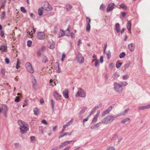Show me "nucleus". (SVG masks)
Returning <instances> with one entry per match:
<instances>
[{
  "mask_svg": "<svg viewBox=\"0 0 150 150\" xmlns=\"http://www.w3.org/2000/svg\"><path fill=\"white\" fill-rule=\"evenodd\" d=\"M6 13L5 12H3L1 14V18H4L5 16Z\"/></svg>",
  "mask_w": 150,
  "mask_h": 150,
  "instance_id": "59",
  "label": "nucleus"
},
{
  "mask_svg": "<svg viewBox=\"0 0 150 150\" xmlns=\"http://www.w3.org/2000/svg\"><path fill=\"white\" fill-rule=\"evenodd\" d=\"M72 8V6L69 4H67L65 7V8L67 10H69Z\"/></svg>",
  "mask_w": 150,
  "mask_h": 150,
  "instance_id": "34",
  "label": "nucleus"
},
{
  "mask_svg": "<svg viewBox=\"0 0 150 150\" xmlns=\"http://www.w3.org/2000/svg\"><path fill=\"white\" fill-rule=\"evenodd\" d=\"M107 55V58L108 59H109L110 57L111 53L110 51L108 52L107 53H106Z\"/></svg>",
  "mask_w": 150,
  "mask_h": 150,
  "instance_id": "44",
  "label": "nucleus"
},
{
  "mask_svg": "<svg viewBox=\"0 0 150 150\" xmlns=\"http://www.w3.org/2000/svg\"><path fill=\"white\" fill-rule=\"evenodd\" d=\"M115 6V4L114 3H111L108 4L106 9L107 12H109L115 8L114 7Z\"/></svg>",
  "mask_w": 150,
  "mask_h": 150,
  "instance_id": "9",
  "label": "nucleus"
},
{
  "mask_svg": "<svg viewBox=\"0 0 150 150\" xmlns=\"http://www.w3.org/2000/svg\"><path fill=\"white\" fill-rule=\"evenodd\" d=\"M102 123L101 122H100L96 123L94 126H92L90 128L91 129H96L98 127L100 126L101 125V123Z\"/></svg>",
  "mask_w": 150,
  "mask_h": 150,
  "instance_id": "18",
  "label": "nucleus"
},
{
  "mask_svg": "<svg viewBox=\"0 0 150 150\" xmlns=\"http://www.w3.org/2000/svg\"><path fill=\"white\" fill-rule=\"evenodd\" d=\"M121 84L122 86H125L127 85V83L126 81H123L121 82Z\"/></svg>",
  "mask_w": 150,
  "mask_h": 150,
  "instance_id": "42",
  "label": "nucleus"
},
{
  "mask_svg": "<svg viewBox=\"0 0 150 150\" xmlns=\"http://www.w3.org/2000/svg\"><path fill=\"white\" fill-rule=\"evenodd\" d=\"M30 141L32 142H33L35 140V137L33 136H31L30 137Z\"/></svg>",
  "mask_w": 150,
  "mask_h": 150,
  "instance_id": "55",
  "label": "nucleus"
},
{
  "mask_svg": "<svg viewBox=\"0 0 150 150\" xmlns=\"http://www.w3.org/2000/svg\"><path fill=\"white\" fill-rule=\"evenodd\" d=\"M87 109V107H84L83 108L81 111H80L79 113L80 114L84 113L85 112V110Z\"/></svg>",
  "mask_w": 150,
  "mask_h": 150,
  "instance_id": "43",
  "label": "nucleus"
},
{
  "mask_svg": "<svg viewBox=\"0 0 150 150\" xmlns=\"http://www.w3.org/2000/svg\"><path fill=\"white\" fill-rule=\"evenodd\" d=\"M15 147L17 149L18 148L20 147V145L18 143H16L15 144Z\"/></svg>",
  "mask_w": 150,
  "mask_h": 150,
  "instance_id": "56",
  "label": "nucleus"
},
{
  "mask_svg": "<svg viewBox=\"0 0 150 150\" xmlns=\"http://www.w3.org/2000/svg\"><path fill=\"white\" fill-rule=\"evenodd\" d=\"M118 137V135L117 134H115L112 137L111 139V140L114 141Z\"/></svg>",
  "mask_w": 150,
  "mask_h": 150,
  "instance_id": "35",
  "label": "nucleus"
},
{
  "mask_svg": "<svg viewBox=\"0 0 150 150\" xmlns=\"http://www.w3.org/2000/svg\"><path fill=\"white\" fill-rule=\"evenodd\" d=\"M32 42L30 40H28L27 41V46L28 47H30L31 46Z\"/></svg>",
  "mask_w": 150,
  "mask_h": 150,
  "instance_id": "49",
  "label": "nucleus"
},
{
  "mask_svg": "<svg viewBox=\"0 0 150 150\" xmlns=\"http://www.w3.org/2000/svg\"><path fill=\"white\" fill-rule=\"evenodd\" d=\"M115 119V117L110 115H109L103 119L102 120V122L105 125L109 124L111 123Z\"/></svg>",
  "mask_w": 150,
  "mask_h": 150,
  "instance_id": "2",
  "label": "nucleus"
},
{
  "mask_svg": "<svg viewBox=\"0 0 150 150\" xmlns=\"http://www.w3.org/2000/svg\"><path fill=\"white\" fill-rule=\"evenodd\" d=\"M43 6L41 7L44 10L47 11H50L52 10V7L47 2H44L42 3Z\"/></svg>",
  "mask_w": 150,
  "mask_h": 150,
  "instance_id": "5",
  "label": "nucleus"
},
{
  "mask_svg": "<svg viewBox=\"0 0 150 150\" xmlns=\"http://www.w3.org/2000/svg\"><path fill=\"white\" fill-rule=\"evenodd\" d=\"M125 54L124 52H122L119 55V57L120 58H122L125 57Z\"/></svg>",
  "mask_w": 150,
  "mask_h": 150,
  "instance_id": "40",
  "label": "nucleus"
},
{
  "mask_svg": "<svg viewBox=\"0 0 150 150\" xmlns=\"http://www.w3.org/2000/svg\"><path fill=\"white\" fill-rule=\"evenodd\" d=\"M114 90L118 93H122L123 90L122 86L117 83H114Z\"/></svg>",
  "mask_w": 150,
  "mask_h": 150,
  "instance_id": "4",
  "label": "nucleus"
},
{
  "mask_svg": "<svg viewBox=\"0 0 150 150\" xmlns=\"http://www.w3.org/2000/svg\"><path fill=\"white\" fill-rule=\"evenodd\" d=\"M115 28L116 31L117 33L120 32V25L119 23H117L115 24Z\"/></svg>",
  "mask_w": 150,
  "mask_h": 150,
  "instance_id": "24",
  "label": "nucleus"
},
{
  "mask_svg": "<svg viewBox=\"0 0 150 150\" xmlns=\"http://www.w3.org/2000/svg\"><path fill=\"white\" fill-rule=\"evenodd\" d=\"M65 35L64 31L62 30H61L59 34L58 38H60L62 37L63 36Z\"/></svg>",
  "mask_w": 150,
  "mask_h": 150,
  "instance_id": "26",
  "label": "nucleus"
},
{
  "mask_svg": "<svg viewBox=\"0 0 150 150\" xmlns=\"http://www.w3.org/2000/svg\"><path fill=\"white\" fill-rule=\"evenodd\" d=\"M67 145L66 141L62 143L59 146V148L61 149Z\"/></svg>",
  "mask_w": 150,
  "mask_h": 150,
  "instance_id": "28",
  "label": "nucleus"
},
{
  "mask_svg": "<svg viewBox=\"0 0 150 150\" xmlns=\"http://www.w3.org/2000/svg\"><path fill=\"white\" fill-rule=\"evenodd\" d=\"M55 68L57 72L60 73L61 72V70L59 68V65L58 63H56L55 64Z\"/></svg>",
  "mask_w": 150,
  "mask_h": 150,
  "instance_id": "23",
  "label": "nucleus"
},
{
  "mask_svg": "<svg viewBox=\"0 0 150 150\" xmlns=\"http://www.w3.org/2000/svg\"><path fill=\"white\" fill-rule=\"evenodd\" d=\"M47 57L45 56H44L42 62L44 63H46L48 61Z\"/></svg>",
  "mask_w": 150,
  "mask_h": 150,
  "instance_id": "41",
  "label": "nucleus"
},
{
  "mask_svg": "<svg viewBox=\"0 0 150 150\" xmlns=\"http://www.w3.org/2000/svg\"><path fill=\"white\" fill-rule=\"evenodd\" d=\"M91 26L90 24H87L86 30L88 32H89L90 31Z\"/></svg>",
  "mask_w": 150,
  "mask_h": 150,
  "instance_id": "37",
  "label": "nucleus"
},
{
  "mask_svg": "<svg viewBox=\"0 0 150 150\" xmlns=\"http://www.w3.org/2000/svg\"><path fill=\"white\" fill-rule=\"evenodd\" d=\"M150 108V104L147 105L146 106H143L140 107L138 108L139 110H144L146 109H147Z\"/></svg>",
  "mask_w": 150,
  "mask_h": 150,
  "instance_id": "17",
  "label": "nucleus"
},
{
  "mask_svg": "<svg viewBox=\"0 0 150 150\" xmlns=\"http://www.w3.org/2000/svg\"><path fill=\"white\" fill-rule=\"evenodd\" d=\"M41 122L42 123H43L45 125H47V124L48 123L45 120H42L41 121Z\"/></svg>",
  "mask_w": 150,
  "mask_h": 150,
  "instance_id": "58",
  "label": "nucleus"
},
{
  "mask_svg": "<svg viewBox=\"0 0 150 150\" xmlns=\"http://www.w3.org/2000/svg\"><path fill=\"white\" fill-rule=\"evenodd\" d=\"M34 115H38L39 114V111L37 108H34L33 109Z\"/></svg>",
  "mask_w": 150,
  "mask_h": 150,
  "instance_id": "27",
  "label": "nucleus"
},
{
  "mask_svg": "<svg viewBox=\"0 0 150 150\" xmlns=\"http://www.w3.org/2000/svg\"><path fill=\"white\" fill-rule=\"evenodd\" d=\"M122 64V63L120 62L119 61H117L116 64V67L117 68H118L121 66Z\"/></svg>",
  "mask_w": 150,
  "mask_h": 150,
  "instance_id": "31",
  "label": "nucleus"
},
{
  "mask_svg": "<svg viewBox=\"0 0 150 150\" xmlns=\"http://www.w3.org/2000/svg\"><path fill=\"white\" fill-rule=\"evenodd\" d=\"M34 78L33 80L32 81L33 86V88L35 90H36L37 88L38 84L36 83V80L34 77Z\"/></svg>",
  "mask_w": 150,
  "mask_h": 150,
  "instance_id": "14",
  "label": "nucleus"
},
{
  "mask_svg": "<svg viewBox=\"0 0 150 150\" xmlns=\"http://www.w3.org/2000/svg\"><path fill=\"white\" fill-rule=\"evenodd\" d=\"M54 97L57 100L60 99L61 97V95L57 92H56L54 93Z\"/></svg>",
  "mask_w": 150,
  "mask_h": 150,
  "instance_id": "20",
  "label": "nucleus"
},
{
  "mask_svg": "<svg viewBox=\"0 0 150 150\" xmlns=\"http://www.w3.org/2000/svg\"><path fill=\"white\" fill-rule=\"evenodd\" d=\"M48 46L51 49H53L55 47V43L52 40L48 42Z\"/></svg>",
  "mask_w": 150,
  "mask_h": 150,
  "instance_id": "13",
  "label": "nucleus"
},
{
  "mask_svg": "<svg viewBox=\"0 0 150 150\" xmlns=\"http://www.w3.org/2000/svg\"><path fill=\"white\" fill-rule=\"evenodd\" d=\"M20 100V97L19 96H16V98L15 99V101L16 102L18 103L19 102Z\"/></svg>",
  "mask_w": 150,
  "mask_h": 150,
  "instance_id": "51",
  "label": "nucleus"
},
{
  "mask_svg": "<svg viewBox=\"0 0 150 150\" xmlns=\"http://www.w3.org/2000/svg\"><path fill=\"white\" fill-rule=\"evenodd\" d=\"M86 18L87 24H90V23L91 21V19L89 17H86Z\"/></svg>",
  "mask_w": 150,
  "mask_h": 150,
  "instance_id": "38",
  "label": "nucleus"
},
{
  "mask_svg": "<svg viewBox=\"0 0 150 150\" xmlns=\"http://www.w3.org/2000/svg\"><path fill=\"white\" fill-rule=\"evenodd\" d=\"M73 119H71L69 122L67 123L66 125H64L63 126V128H65L66 127L69 126L73 123Z\"/></svg>",
  "mask_w": 150,
  "mask_h": 150,
  "instance_id": "19",
  "label": "nucleus"
},
{
  "mask_svg": "<svg viewBox=\"0 0 150 150\" xmlns=\"http://www.w3.org/2000/svg\"><path fill=\"white\" fill-rule=\"evenodd\" d=\"M101 106V105L100 104L97 106H96L93 108V109L91 112L90 114H89L91 116V115L93 113L95 112L96 110L98 109V108H100Z\"/></svg>",
  "mask_w": 150,
  "mask_h": 150,
  "instance_id": "16",
  "label": "nucleus"
},
{
  "mask_svg": "<svg viewBox=\"0 0 150 150\" xmlns=\"http://www.w3.org/2000/svg\"><path fill=\"white\" fill-rule=\"evenodd\" d=\"M75 96L76 97H79L85 98L86 97V93L83 89L79 88Z\"/></svg>",
  "mask_w": 150,
  "mask_h": 150,
  "instance_id": "3",
  "label": "nucleus"
},
{
  "mask_svg": "<svg viewBox=\"0 0 150 150\" xmlns=\"http://www.w3.org/2000/svg\"><path fill=\"white\" fill-rule=\"evenodd\" d=\"M25 66L28 72L30 73H33L34 72V70L30 63H26Z\"/></svg>",
  "mask_w": 150,
  "mask_h": 150,
  "instance_id": "6",
  "label": "nucleus"
},
{
  "mask_svg": "<svg viewBox=\"0 0 150 150\" xmlns=\"http://www.w3.org/2000/svg\"><path fill=\"white\" fill-rule=\"evenodd\" d=\"M91 116V115H89L86 118L84 119L83 120V125L84 124V123L85 122V121H88V118Z\"/></svg>",
  "mask_w": 150,
  "mask_h": 150,
  "instance_id": "50",
  "label": "nucleus"
},
{
  "mask_svg": "<svg viewBox=\"0 0 150 150\" xmlns=\"http://www.w3.org/2000/svg\"><path fill=\"white\" fill-rule=\"evenodd\" d=\"M21 11L23 13H25L26 12V11L25 8L23 7H21Z\"/></svg>",
  "mask_w": 150,
  "mask_h": 150,
  "instance_id": "47",
  "label": "nucleus"
},
{
  "mask_svg": "<svg viewBox=\"0 0 150 150\" xmlns=\"http://www.w3.org/2000/svg\"><path fill=\"white\" fill-rule=\"evenodd\" d=\"M100 62L101 63H102L103 62V57L101 56L100 58Z\"/></svg>",
  "mask_w": 150,
  "mask_h": 150,
  "instance_id": "61",
  "label": "nucleus"
},
{
  "mask_svg": "<svg viewBox=\"0 0 150 150\" xmlns=\"http://www.w3.org/2000/svg\"><path fill=\"white\" fill-rule=\"evenodd\" d=\"M70 28V26H69L67 29L65 31L64 33L66 36H69V28Z\"/></svg>",
  "mask_w": 150,
  "mask_h": 150,
  "instance_id": "36",
  "label": "nucleus"
},
{
  "mask_svg": "<svg viewBox=\"0 0 150 150\" xmlns=\"http://www.w3.org/2000/svg\"><path fill=\"white\" fill-rule=\"evenodd\" d=\"M68 134V133H67L65 132L63 135L60 136L59 137V138H62V137H64V136H65L67 135Z\"/></svg>",
  "mask_w": 150,
  "mask_h": 150,
  "instance_id": "57",
  "label": "nucleus"
},
{
  "mask_svg": "<svg viewBox=\"0 0 150 150\" xmlns=\"http://www.w3.org/2000/svg\"><path fill=\"white\" fill-rule=\"evenodd\" d=\"M120 7H121L122 8L126 9L127 8V7L126 6L124 5L123 4H121L120 5Z\"/></svg>",
  "mask_w": 150,
  "mask_h": 150,
  "instance_id": "54",
  "label": "nucleus"
},
{
  "mask_svg": "<svg viewBox=\"0 0 150 150\" xmlns=\"http://www.w3.org/2000/svg\"><path fill=\"white\" fill-rule=\"evenodd\" d=\"M131 23L129 21H128L127 24V27L129 31H130L131 29Z\"/></svg>",
  "mask_w": 150,
  "mask_h": 150,
  "instance_id": "25",
  "label": "nucleus"
},
{
  "mask_svg": "<svg viewBox=\"0 0 150 150\" xmlns=\"http://www.w3.org/2000/svg\"><path fill=\"white\" fill-rule=\"evenodd\" d=\"M129 77V76L128 74H126L123 76L122 77V79L124 80H126Z\"/></svg>",
  "mask_w": 150,
  "mask_h": 150,
  "instance_id": "48",
  "label": "nucleus"
},
{
  "mask_svg": "<svg viewBox=\"0 0 150 150\" xmlns=\"http://www.w3.org/2000/svg\"><path fill=\"white\" fill-rule=\"evenodd\" d=\"M135 45L133 43H131L128 45V48L131 51H134L135 48Z\"/></svg>",
  "mask_w": 150,
  "mask_h": 150,
  "instance_id": "12",
  "label": "nucleus"
},
{
  "mask_svg": "<svg viewBox=\"0 0 150 150\" xmlns=\"http://www.w3.org/2000/svg\"><path fill=\"white\" fill-rule=\"evenodd\" d=\"M43 9L42 7H40L38 10V13L40 16H41L43 14Z\"/></svg>",
  "mask_w": 150,
  "mask_h": 150,
  "instance_id": "30",
  "label": "nucleus"
},
{
  "mask_svg": "<svg viewBox=\"0 0 150 150\" xmlns=\"http://www.w3.org/2000/svg\"><path fill=\"white\" fill-rule=\"evenodd\" d=\"M0 50L2 52H7V46L5 45H2L0 47Z\"/></svg>",
  "mask_w": 150,
  "mask_h": 150,
  "instance_id": "22",
  "label": "nucleus"
},
{
  "mask_svg": "<svg viewBox=\"0 0 150 150\" xmlns=\"http://www.w3.org/2000/svg\"><path fill=\"white\" fill-rule=\"evenodd\" d=\"M130 119L129 118H126L121 121V123L124 124L126 122L129 121Z\"/></svg>",
  "mask_w": 150,
  "mask_h": 150,
  "instance_id": "29",
  "label": "nucleus"
},
{
  "mask_svg": "<svg viewBox=\"0 0 150 150\" xmlns=\"http://www.w3.org/2000/svg\"><path fill=\"white\" fill-rule=\"evenodd\" d=\"M68 92V90L66 89L63 92V95L66 98H69Z\"/></svg>",
  "mask_w": 150,
  "mask_h": 150,
  "instance_id": "21",
  "label": "nucleus"
},
{
  "mask_svg": "<svg viewBox=\"0 0 150 150\" xmlns=\"http://www.w3.org/2000/svg\"><path fill=\"white\" fill-rule=\"evenodd\" d=\"M114 105H112L110 106L107 109L105 110L103 112V113H102L101 116L102 117L105 116L106 115L109 113L111 109L112 108H114Z\"/></svg>",
  "mask_w": 150,
  "mask_h": 150,
  "instance_id": "8",
  "label": "nucleus"
},
{
  "mask_svg": "<svg viewBox=\"0 0 150 150\" xmlns=\"http://www.w3.org/2000/svg\"><path fill=\"white\" fill-rule=\"evenodd\" d=\"M130 63H127L125 64V69H127L130 66Z\"/></svg>",
  "mask_w": 150,
  "mask_h": 150,
  "instance_id": "53",
  "label": "nucleus"
},
{
  "mask_svg": "<svg viewBox=\"0 0 150 150\" xmlns=\"http://www.w3.org/2000/svg\"><path fill=\"white\" fill-rule=\"evenodd\" d=\"M53 82V81L51 79L50 80V85L51 86H54V85H53V84L52 83V82Z\"/></svg>",
  "mask_w": 150,
  "mask_h": 150,
  "instance_id": "62",
  "label": "nucleus"
},
{
  "mask_svg": "<svg viewBox=\"0 0 150 150\" xmlns=\"http://www.w3.org/2000/svg\"><path fill=\"white\" fill-rule=\"evenodd\" d=\"M8 110V108L7 105L6 104H3L2 105V107H0V112H2V110L6 112Z\"/></svg>",
  "mask_w": 150,
  "mask_h": 150,
  "instance_id": "15",
  "label": "nucleus"
},
{
  "mask_svg": "<svg viewBox=\"0 0 150 150\" xmlns=\"http://www.w3.org/2000/svg\"><path fill=\"white\" fill-rule=\"evenodd\" d=\"M105 7V6L103 4H102L100 6V9L101 10H104Z\"/></svg>",
  "mask_w": 150,
  "mask_h": 150,
  "instance_id": "46",
  "label": "nucleus"
},
{
  "mask_svg": "<svg viewBox=\"0 0 150 150\" xmlns=\"http://www.w3.org/2000/svg\"><path fill=\"white\" fill-rule=\"evenodd\" d=\"M76 59L79 63L80 64L83 63L84 62V58L82 55L79 52L77 54Z\"/></svg>",
  "mask_w": 150,
  "mask_h": 150,
  "instance_id": "7",
  "label": "nucleus"
},
{
  "mask_svg": "<svg viewBox=\"0 0 150 150\" xmlns=\"http://www.w3.org/2000/svg\"><path fill=\"white\" fill-rule=\"evenodd\" d=\"M5 61L6 63L7 64H8L9 63V62H10L9 60V59L8 58H6L5 59Z\"/></svg>",
  "mask_w": 150,
  "mask_h": 150,
  "instance_id": "63",
  "label": "nucleus"
},
{
  "mask_svg": "<svg viewBox=\"0 0 150 150\" xmlns=\"http://www.w3.org/2000/svg\"><path fill=\"white\" fill-rule=\"evenodd\" d=\"M1 5V7L2 8H4V5L5 4L6 1L5 0H0Z\"/></svg>",
  "mask_w": 150,
  "mask_h": 150,
  "instance_id": "32",
  "label": "nucleus"
},
{
  "mask_svg": "<svg viewBox=\"0 0 150 150\" xmlns=\"http://www.w3.org/2000/svg\"><path fill=\"white\" fill-rule=\"evenodd\" d=\"M18 123L20 126V129L21 134H24L28 130V126L25 122L21 120H19Z\"/></svg>",
  "mask_w": 150,
  "mask_h": 150,
  "instance_id": "1",
  "label": "nucleus"
},
{
  "mask_svg": "<svg viewBox=\"0 0 150 150\" xmlns=\"http://www.w3.org/2000/svg\"><path fill=\"white\" fill-rule=\"evenodd\" d=\"M45 35L43 32H40L38 34L37 38L39 40H43L45 38Z\"/></svg>",
  "mask_w": 150,
  "mask_h": 150,
  "instance_id": "10",
  "label": "nucleus"
},
{
  "mask_svg": "<svg viewBox=\"0 0 150 150\" xmlns=\"http://www.w3.org/2000/svg\"><path fill=\"white\" fill-rule=\"evenodd\" d=\"M129 110V109L128 108L126 109L125 110L124 112L120 113L119 116L125 115V114H126V113H127V112H128Z\"/></svg>",
  "mask_w": 150,
  "mask_h": 150,
  "instance_id": "33",
  "label": "nucleus"
},
{
  "mask_svg": "<svg viewBox=\"0 0 150 150\" xmlns=\"http://www.w3.org/2000/svg\"><path fill=\"white\" fill-rule=\"evenodd\" d=\"M120 76V74L117 73H116L113 75L112 76L115 79L118 77Z\"/></svg>",
  "mask_w": 150,
  "mask_h": 150,
  "instance_id": "39",
  "label": "nucleus"
},
{
  "mask_svg": "<svg viewBox=\"0 0 150 150\" xmlns=\"http://www.w3.org/2000/svg\"><path fill=\"white\" fill-rule=\"evenodd\" d=\"M106 150H115V148L113 146L108 147Z\"/></svg>",
  "mask_w": 150,
  "mask_h": 150,
  "instance_id": "52",
  "label": "nucleus"
},
{
  "mask_svg": "<svg viewBox=\"0 0 150 150\" xmlns=\"http://www.w3.org/2000/svg\"><path fill=\"white\" fill-rule=\"evenodd\" d=\"M99 64V61L98 60H97L96 62H95V67H97V66Z\"/></svg>",
  "mask_w": 150,
  "mask_h": 150,
  "instance_id": "60",
  "label": "nucleus"
},
{
  "mask_svg": "<svg viewBox=\"0 0 150 150\" xmlns=\"http://www.w3.org/2000/svg\"><path fill=\"white\" fill-rule=\"evenodd\" d=\"M100 113V111L99 110L97 112L96 114L95 115L94 118H93L92 122V123L94 124L97 121L99 115Z\"/></svg>",
  "mask_w": 150,
  "mask_h": 150,
  "instance_id": "11",
  "label": "nucleus"
},
{
  "mask_svg": "<svg viewBox=\"0 0 150 150\" xmlns=\"http://www.w3.org/2000/svg\"><path fill=\"white\" fill-rule=\"evenodd\" d=\"M66 57V55L64 53H62V57L61 59V61L62 62H63L64 59Z\"/></svg>",
  "mask_w": 150,
  "mask_h": 150,
  "instance_id": "45",
  "label": "nucleus"
},
{
  "mask_svg": "<svg viewBox=\"0 0 150 150\" xmlns=\"http://www.w3.org/2000/svg\"><path fill=\"white\" fill-rule=\"evenodd\" d=\"M0 35L2 37H4V34L3 31H1L0 32Z\"/></svg>",
  "mask_w": 150,
  "mask_h": 150,
  "instance_id": "64",
  "label": "nucleus"
}]
</instances>
